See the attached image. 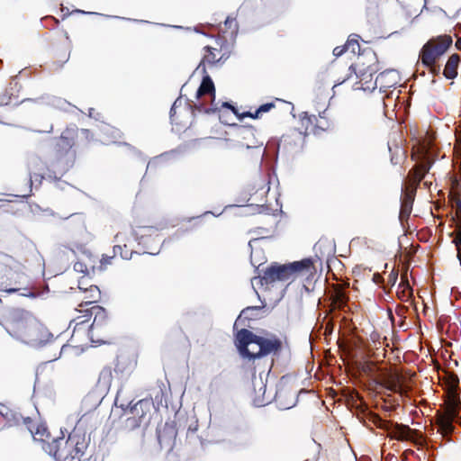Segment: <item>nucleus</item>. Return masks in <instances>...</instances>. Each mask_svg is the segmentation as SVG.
Here are the masks:
<instances>
[{"label":"nucleus","instance_id":"obj_61","mask_svg":"<svg viewBox=\"0 0 461 461\" xmlns=\"http://www.w3.org/2000/svg\"><path fill=\"white\" fill-rule=\"evenodd\" d=\"M346 79H342V81L339 82V85H341L343 84V82H345Z\"/></svg>","mask_w":461,"mask_h":461},{"label":"nucleus","instance_id":"obj_10","mask_svg":"<svg viewBox=\"0 0 461 461\" xmlns=\"http://www.w3.org/2000/svg\"><path fill=\"white\" fill-rule=\"evenodd\" d=\"M370 63L366 66L364 59L365 56L357 59V61L349 67L350 74L354 73L359 80L355 84V89H362L364 91H372L376 88V77L374 79V75L378 70V62L376 55L374 51L367 53ZM349 75L346 79H349Z\"/></svg>","mask_w":461,"mask_h":461},{"label":"nucleus","instance_id":"obj_5","mask_svg":"<svg viewBox=\"0 0 461 461\" xmlns=\"http://www.w3.org/2000/svg\"><path fill=\"white\" fill-rule=\"evenodd\" d=\"M235 346L243 358L254 360L268 355H279L283 342L275 334L259 336L248 329H241L235 335Z\"/></svg>","mask_w":461,"mask_h":461},{"label":"nucleus","instance_id":"obj_13","mask_svg":"<svg viewBox=\"0 0 461 461\" xmlns=\"http://www.w3.org/2000/svg\"><path fill=\"white\" fill-rule=\"evenodd\" d=\"M453 40L450 35H439L431 38L421 49L420 59L425 66L434 65L438 59L449 49Z\"/></svg>","mask_w":461,"mask_h":461},{"label":"nucleus","instance_id":"obj_40","mask_svg":"<svg viewBox=\"0 0 461 461\" xmlns=\"http://www.w3.org/2000/svg\"><path fill=\"white\" fill-rule=\"evenodd\" d=\"M394 450L398 456L394 453L389 452L385 456V461H403V452H400L399 448H394Z\"/></svg>","mask_w":461,"mask_h":461},{"label":"nucleus","instance_id":"obj_7","mask_svg":"<svg viewBox=\"0 0 461 461\" xmlns=\"http://www.w3.org/2000/svg\"><path fill=\"white\" fill-rule=\"evenodd\" d=\"M87 444L84 435L74 429L68 438L58 437L51 438L43 450L56 461H81Z\"/></svg>","mask_w":461,"mask_h":461},{"label":"nucleus","instance_id":"obj_36","mask_svg":"<svg viewBox=\"0 0 461 461\" xmlns=\"http://www.w3.org/2000/svg\"><path fill=\"white\" fill-rule=\"evenodd\" d=\"M409 255H410V252L407 251V249L405 248V276L407 275V271H408V258H409ZM404 285H405V296L407 295V293H408V298H405V303H409L411 305L412 304V299H411L412 289L411 288L409 281H408L406 276H405Z\"/></svg>","mask_w":461,"mask_h":461},{"label":"nucleus","instance_id":"obj_39","mask_svg":"<svg viewBox=\"0 0 461 461\" xmlns=\"http://www.w3.org/2000/svg\"><path fill=\"white\" fill-rule=\"evenodd\" d=\"M403 308L401 305H398L396 307V315L398 317L397 325L402 326L403 325V314H402ZM392 323L393 326L396 325V321L393 316L391 315Z\"/></svg>","mask_w":461,"mask_h":461},{"label":"nucleus","instance_id":"obj_49","mask_svg":"<svg viewBox=\"0 0 461 461\" xmlns=\"http://www.w3.org/2000/svg\"><path fill=\"white\" fill-rule=\"evenodd\" d=\"M403 285V271L401 270V273H400V284H399V288H401V286Z\"/></svg>","mask_w":461,"mask_h":461},{"label":"nucleus","instance_id":"obj_43","mask_svg":"<svg viewBox=\"0 0 461 461\" xmlns=\"http://www.w3.org/2000/svg\"><path fill=\"white\" fill-rule=\"evenodd\" d=\"M399 221L403 225V185L402 186V194L400 197Z\"/></svg>","mask_w":461,"mask_h":461},{"label":"nucleus","instance_id":"obj_12","mask_svg":"<svg viewBox=\"0 0 461 461\" xmlns=\"http://www.w3.org/2000/svg\"><path fill=\"white\" fill-rule=\"evenodd\" d=\"M93 133L87 129H79L73 124L68 126L56 139L54 149L59 150H74L73 147L77 144H86L93 140Z\"/></svg>","mask_w":461,"mask_h":461},{"label":"nucleus","instance_id":"obj_41","mask_svg":"<svg viewBox=\"0 0 461 461\" xmlns=\"http://www.w3.org/2000/svg\"><path fill=\"white\" fill-rule=\"evenodd\" d=\"M114 257V254L113 256L103 255L100 259V269H105L108 265H111Z\"/></svg>","mask_w":461,"mask_h":461},{"label":"nucleus","instance_id":"obj_33","mask_svg":"<svg viewBox=\"0 0 461 461\" xmlns=\"http://www.w3.org/2000/svg\"><path fill=\"white\" fill-rule=\"evenodd\" d=\"M113 380V372L110 366L104 367L98 377V383L104 386H110Z\"/></svg>","mask_w":461,"mask_h":461},{"label":"nucleus","instance_id":"obj_47","mask_svg":"<svg viewBox=\"0 0 461 461\" xmlns=\"http://www.w3.org/2000/svg\"><path fill=\"white\" fill-rule=\"evenodd\" d=\"M456 216L460 218L459 221H461V201L458 200L456 202Z\"/></svg>","mask_w":461,"mask_h":461},{"label":"nucleus","instance_id":"obj_18","mask_svg":"<svg viewBox=\"0 0 461 461\" xmlns=\"http://www.w3.org/2000/svg\"><path fill=\"white\" fill-rule=\"evenodd\" d=\"M116 244L113 246L114 256H120L123 259H131L134 253L136 237L132 230L120 231L115 237Z\"/></svg>","mask_w":461,"mask_h":461},{"label":"nucleus","instance_id":"obj_3","mask_svg":"<svg viewBox=\"0 0 461 461\" xmlns=\"http://www.w3.org/2000/svg\"><path fill=\"white\" fill-rule=\"evenodd\" d=\"M411 140L412 141L411 158L415 162V165L405 176V218L411 212L417 186L430 168L429 158V140L416 136L411 137Z\"/></svg>","mask_w":461,"mask_h":461},{"label":"nucleus","instance_id":"obj_19","mask_svg":"<svg viewBox=\"0 0 461 461\" xmlns=\"http://www.w3.org/2000/svg\"><path fill=\"white\" fill-rule=\"evenodd\" d=\"M380 384L388 391L397 393L402 400L403 398V376L396 367L393 371L385 374L382 378Z\"/></svg>","mask_w":461,"mask_h":461},{"label":"nucleus","instance_id":"obj_64","mask_svg":"<svg viewBox=\"0 0 461 461\" xmlns=\"http://www.w3.org/2000/svg\"><path fill=\"white\" fill-rule=\"evenodd\" d=\"M410 412L411 413H414V412H416V411L415 410H411Z\"/></svg>","mask_w":461,"mask_h":461},{"label":"nucleus","instance_id":"obj_42","mask_svg":"<svg viewBox=\"0 0 461 461\" xmlns=\"http://www.w3.org/2000/svg\"><path fill=\"white\" fill-rule=\"evenodd\" d=\"M388 149L389 151L392 153L391 161L393 164H397V162L394 161L393 153L396 152L399 149L398 143H396L394 140H391L388 142Z\"/></svg>","mask_w":461,"mask_h":461},{"label":"nucleus","instance_id":"obj_6","mask_svg":"<svg viewBox=\"0 0 461 461\" xmlns=\"http://www.w3.org/2000/svg\"><path fill=\"white\" fill-rule=\"evenodd\" d=\"M446 383L448 387V393L443 409L437 411L435 415L436 425L438 432L444 438H448L455 430L454 421H458L461 402L457 394L459 379L454 373H447Z\"/></svg>","mask_w":461,"mask_h":461},{"label":"nucleus","instance_id":"obj_45","mask_svg":"<svg viewBox=\"0 0 461 461\" xmlns=\"http://www.w3.org/2000/svg\"><path fill=\"white\" fill-rule=\"evenodd\" d=\"M427 67L429 68L430 72L433 74H438L440 71V67L438 65H437L436 63L434 65H429Z\"/></svg>","mask_w":461,"mask_h":461},{"label":"nucleus","instance_id":"obj_35","mask_svg":"<svg viewBox=\"0 0 461 461\" xmlns=\"http://www.w3.org/2000/svg\"><path fill=\"white\" fill-rule=\"evenodd\" d=\"M415 376V373H410L405 369V410L407 409V399L411 401V396L409 394L410 391L411 390V384H412V377ZM411 406H414L415 404L410 402Z\"/></svg>","mask_w":461,"mask_h":461},{"label":"nucleus","instance_id":"obj_38","mask_svg":"<svg viewBox=\"0 0 461 461\" xmlns=\"http://www.w3.org/2000/svg\"><path fill=\"white\" fill-rule=\"evenodd\" d=\"M453 242L456 245L457 250V258L461 264V221L457 224V230L456 232Z\"/></svg>","mask_w":461,"mask_h":461},{"label":"nucleus","instance_id":"obj_28","mask_svg":"<svg viewBox=\"0 0 461 461\" xmlns=\"http://www.w3.org/2000/svg\"><path fill=\"white\" fill-rule=\"evenodd\" d=\"M240 134L241 135L244 140H249V139L254 138V129L251 126H242L240 130ZM262 145V142H258L257 140L253 139L251 141H243L242 146H245L248 149L257 148Z\"/></svg>","mask_w":461,"mask_h":461},{"label":"nucleus","instance_id":"obj_16","mask_svg":"<svg viewBox=\"0 0 461 461\" xmlns=\"http://www.w3.org/2000/svg\"><path fill=\"white\" fill-rule=\"evenodd\" d=\"M76 159V150L53 149V158H51L49 170L55 178H60L74 167Z\"/></svg>","mask_w":461,"mask_h":461},{"label":"nucleus","instance_id":"obj_17","mask_svg":"<svg viewBox=\"0 0 461 461\" xmlns=\"http://www.w3.org/2000/svg\"><path fill=\"white\" fill-rule=\"evenodd\" d=\"M10 415L13 418V423L14 425L23 424L28 429L33 438L41 444L42 449L44 445L51 442V438H53L50 436V433L45 426L37 424L30 417H23L22 415L13 413L12 411H10Z\"/></svg>","mask_w":461,"mask_h":461},{"label":"nucleus","instance_id":"obj_58","mask_svg":"<svg viewBox=\"0 0 461 461\" xmlns=\"http://www.w3.org/2000/svg\"><path fill=\"white\" fill-rule=\"evenodd\" d=\"M74 336H75V335L73 334V335H72V337H71V339H70V342H71V343H72V342H73V340H74Z\"/></svg>","mask_w":461,"mask_h":461},{"label":"nucleus","instance_id":"obj_59","mask_svg":"<svg viewBox=\"0 0 461 461\" xmlns=\"http://www.w3.org/2000/svg\"><path fill=\"white\" fill-rule=\"evenodd\" d=\"M180 334H182V335L185 337V339H186V340H187V338L185 336V334L183 333V331H182V330L180 331Z\"/></svg>","mask_w":461,"mask_h":461},{"label":"nucleus","instance_id":"obj_31","mask_svg":"<svg viewBox=\"0 0 461 461\" xmlns=\"http://www.w3.org/2000/svg\"><path fill=\"white\" fill-rule=\"evenodd\" d=\"M389 441L390 443L393 440H397L398 442L403 441V425H397L394 429H393L389 432ZM392 447L399 448L400 443H393Z\"/></svg>","mask_w":461,"mask_h":461},{"label":"nucleus","instance_id":"obj_32","mask_svg":"<svg viewBox=\"0 0 461 461\" xmlns=\"http://www.w3.org/2000/svg\"><path fill=\"white\" fill-rule=\"evenodd\" d=\"M355 46L357 47V49H359V44H358L357 41L352 40V39H348L345 45H343V46H337L336 48H334L333 55L336 56V57H339L343 53H345L347 51V50L348 48H350V47H352V52H355V50H356Z\"/></svg>","mask_w":461,"mask_h":461},{"label":"nucleus","instance_id":"obj_52","mask_svg":"<svg viewBox=\"0 0 461 461\" xmlns=\"http://www.w3.org/2000/svg\"><path fill=\"white\" fill-rule=\"evenodd\" d=\"M410 106V103L409 101L405 100V108H404V111H405V116L407 115V108Z\"/></svg>","mask_w":461,"mask_h":461},{"label":"nucleus","instance_id":"obj_8","mask_svg":"<svg viewBox=\"0 0 461 461\" xmlns=\"http://www.w3.org/2000/svg\"><path fill=\"white\" fill-rule=\"evenodd\" d=\"M314 272V262L310 258L285 265L273 263L263 272L260 283L268 285L276 282H287L298 276H311Z\"/></svg>","mask_w":461,"mask_h":461},{"label":"nucleus","instance_id":"obj_29","mask_svg":"<svg viewBox=\"0 0 461 461\" xmlns=\"http://www.w3.org/2000/svg\"><path fill=\"white\" fill-rule=\"evenodd\" d=\"M348 301V297L344 292V290L340 287H337L334 290V293L331 295V304L334 308L339 310H343Z\"/></svg>","mask_w":461,"mask_h":461},{"label":"nucleus","instance_id":"obj_62","mask_svg":"<svg viewBox=\"0 0 461 461\" xmlns=\"http://www.w3.org/2000/svg\"><path fill=\"white\" fill-rule=\"evenodd\" d=\"M346 79H342V81L339 82V85H341L343 84V82H345Z\"/></svg>","mask_w":461,"mask_h":461},{"label":"nucleus","instance_id":"obj_9","mask_svg":"<svg viewBox=\"0 0 461 461\" xmlns=\"http://www.w3.org/2000/svg\"><path fill=\"white\" fill-rule=\"evenodd\" d=\"M23 279L22 264L11 256L0 253V291L16 293L22 289Z\"/></svg>","mask_w":461,"mask_h":461},{"label":"nucleus","instance_id":"obj_50","mask_svg":"<svg viewBox=\"0 0 461 461\" xmlns=\"http://www.w3.org/2000/svg\"><path fill=\"white\" fill-rule=\"evenodd\" d=\"M363 369H364L365 372L372 371L371 364L366 363Z\"/></svg>","mask_w":461,"mask_h":461},{"label":"nucleus","instance_id":"obj_60","mask_svg":"<svg viewBox=\"0 0 461 461\" xmlns=\"http://www.w3.org/2000/svg\"><path fill=\"white\" fill-rule=\"evenodd\" d=\"M397 294L400 295L401 294H403V290L402 291H397Z\"/></svg>","mask_w":461,"mask_h":461},{"label":"nucleus","instance_id":"obj_14","mask_svg":"<svg viewBox=\"0 0 461 461\" xmlns=\"http://www.w3.org/2000/svg\"><path fill=\"white\" fill-rule=\"evenodd\" d=\"M398 74L394 70H386L376 76V83L380 89L386 92L387 89L393 87L387 94L388 101H392L394 98V110H396V118L401 122L402 115L401 112L403 107V101L401 99V89L394 87L397 84Z\"/></svg>","mask_w":461,"mask_h":461},{"label":"nucleus","instance_id":"obj_48","mask_svg":"<svg viewBox=\"0 0 461 461\" xmlns=\"http://www.w3.org/2000/svg\"><path fill=\"white\" fill-rule=\"evenodd\" d=\"M368 52L369 51H366V53L364 52V53L358 55V57H357V59H358L359 57L365 56L364 61H365L366 66L370 63V59H369V57L367 55Z\"/></svg>","mask_w":461,"mask_h":461},{"label":"nucleus","instance_id":"obj_51","mask_svg":"<svg viewBox=\"0 0 461 461\" xmlns=\"http://www.w3.org/2000/svg\"><path fill=\"white\" fill-rule=\"evenodd\" d=\"M48 19L52 20V21L55 23V24H58V23H59V20H58V19H56V18H54V17H45V20H48Z\"/></svg>","mask_w":461,"mask_h":461},{"label":"nucleus","instance_id":"obj_55","mask_svg":"<svg viewBox=\"0 0 461 461\" xmlns=\"http://www.w3.org/2000/svg\"><path fill=\"white\" fill-rule=\"evenodd\" d=\"M409 452H410V453H411V454H413V451H412L411 449H405V450H404L405 456H406V455H407V453H409Z\"/></svg>","mask_w":461,"mask_h":461},{"label":"nucleus","instance_id":"obj_56","mask_svg":"<svg viewBox=\"0 0 461 461\" xmlns=\"http://www.w3.org/2000/svg\"><path fill=\"white\" fill-rule=\"evenodd\" d=\"M249 350H257V347L256 346H249Z\"/></svg>","mask_w":461,"mask_h":461},{"label":"nucleus","instance_id":"obj_37","mask_svg":"<svg viewBox=\"0 0 461 461\" xmlns=\"http://www.w3.org/2000/svg\"><path fill=\"white\" fill-rule=\"evenodd\" d=\"M405 441H412L417 443L421 438V434L417 429H411L408 425L405 424Z\"/></svg>","mask_w":461,"mask_h":461},{"label":"nucleus","instance_id":"obj_23","mask_svg":"<svg viewBox=\"0 0 461 461\" xmlns=\"http://www.w3.org/2000/svg\"><path fill=\"white\" fill-rule=\"evenodd\" d=\"M392 344V346L387 344L386 347L383 349V356L387 357L393 366H396L402 363V358L403 357H401V341L400 339H395Z\"/></svg>","mask_w":461,"mask_h":461},{"label":"nucleus","instance_id":"obj_24","mask_svg":"<svg viewBox=\"0 0 461 461\" xmlns=\"http://www.w3.org/2000/svg\"><path fill=\"white\" fill-rule=\"evenodd\" d=\"M297 392H294L289 399L286 398L287 390L285 387H280L276 393V402L283 409H290L295 405L297 401Z\"/></svg>","mask_w":461,"mask_h":461},{"label":"nucleus","instance_id":"obj_53","mask_svg":"<svg viewBox=\"0 0 461 461\" xmlns=\"http://www.w3.org/2000/svg\"><path fill=\"white\" fill-rule=\"evenodd\" d=\"M106 339H108V336H104L103 339H97V341H98V342H104H104L106 341V340H105Z\"/></svg>","mask_w":461,"mask_h":461},{"label":"nucleus","instance_id":"obj_21","mask_svg":"<svg viewBox=\"0 0 461 461\" xmlns=\"http://www.w3.org/2000/svg\"><path fill=\"white\" fill-rule=\"evenodd\" d=\"M239 32V24L235 17L228 16L224 21V26L220 29L217 38L228 40L230 42H234L235 38Z\"/></svg>","mask_w":461,"mask_h":461},{"label":"nucleus","instance_id":"obj_63","mask_svg":"<svg viewBox=\"0 0 461 461\" xmlns=\"http://www.w3.org/2000/svg\"><path fill=\"white\" fill-rule=\"evenodd\" d=\"M346 79H342V81L339 82V85H341L343 84V82H345Z\"/></svg>","mask_w":461,"mask_h":461},{"label":"nucleus","instance_id":"obj_44","mask_svg":"<svg viewBox=\"0 0 461 461\" xmlns=\"http://www.w3.org/2000/svg\"><path fill=\"white\" fill-rule=\"evenodd\" d=\"M42 179H43V176L41 174H37V173H33L30 176V180H31L32 184L37 183L38 185H40L41 184Z\"/></svg>","mask_w":461,"mask_h":461},{"label":"nucleus","instance_id":"obj_26","mask_svg":"<svg viewBox=\"0 0 461 461\" xmlns=\"http://www.w3.org/2000/svg\"><path fill=\"white\" fill-rule=\"evenodd\" d=\"M459 62V56L452 54L445 66L443 75L448 79H454L457 76V67Z\"/></svg>","mask_w":461,"mask_h":461},{"label":"nucleus","instance_id":"obj_22","mask_svg":"<svg viewBox=\"0 0 461 461\" xmlns=\"http://www.w3.org/2000/svg\"><path fill=\"white\" fill-rule=\"evenodd\" d=\"M221 107L230 109L233 112V113L236 114L237 117L240 119H243L244 117H250V118L256 119L259 116L260 113H267V112L270 111L272 108H274L275 103L271 102V103L264 104L260 105L255 111V113L246 112V113H239L238 110L227 102L222 103Z\"/></svg>","mask_w":461,"mask_h":461},{"label":"nucleus","instance_id":"obj_25","mask_svg":"<svg viewBox=\"0 0 461 461\" xmlns=\"http://www.w3.org/2000/svg\"><path fill=\"white\" fill-rule=\"evenodd\" d=\"M314 125L316 135L330 131L333 128V122L330 119L326 110L321 113H319L318 116L315 115Z\"/></svg>","mask_w":461,"mask_h":461},{"label":"nucleus","instance_id":"obj_54","mask_svg":"<svg viewBox=\"0 0 461 461\" xmlns=\"http://www.w3.org/2000/svg\"><path fill=\"white\" fill-rule=\"evenodd\" d=\"M456 47H457L458 49H460V48H461V40H458V41H456Z\"/></svg>","mask_w":461,"mask_h":461},{"label":"nucleus","instance_id":"obj_27","mask_svg":"<svg viewBox=\"0 0 461 461\" xmlns=\"http://www.w3.org/2000/svg\"><path fill=\"white\" fill-rule=\"evenodd\" d=\"M14 87L12 85L0 94V106L18 105L24 100L19 101L18 96L14 95Z\"/></svg>","mask_w":461,"mask_h":461},{"label":"nucleus","instance_id":"obj_11","mask_svg":"<svg viewBox=\"0 0 461 461\" xmlns=\"http://www.w3.org/2000/svg\"><path fill=\"white\" fill-rule=\"evenodd\" d=\"M94 302H86L84 303H80L78 310L80 312H85L83 316L77 317V325L84 324L87 322L92 316H94V320L92 324L90 325V334L91 339L94 341V336L98 335L103 330H107L110 325V321L108 319L107 313L105 310L96 304H93Z\"/></svg>","mask_w":461,"mask_h":461},{"label":"nucleus","instance_id":"obj_46","mask_svg":"<svg viewBox=\"0 0 461 461\" xmlns=\"http://www.w3.org/2000/svg\"><path fill=\"white\" fill-rule=\"evenodd\" d=\"M71 347L70 344H64L60 348L59 356L66 354V352L68 350V348Z\"/></svg>","mask_w":461,"mask_h":461},{"label":"nucleus","instance_id":"obj_20","mask_svg":"<svg viewBox=\"0 0 461 461\" xmlns=\"http://www.w3.org/2000/svg\"><path fill=\"white\" fill-rule=\"evenodd\" d=\"M176 429L173 425L166 423L163 428L158 429V440L161 448L167 451L173 449L176 438Z\"/></svg>","mask_w":461,"mask_h":461},{"label":"nucleus","instance_id":"obj_4","mask_svg":"<svg viewBox=\"0 0 461 461\" xmlns=\"http://www.w3.org/2000/svg\"><path fill=\"white\" fill-rule=\"evenodd\" d=\"M119 394L116 395L114 403L116 409L112 411L110 420L117 429L124 433H130L141 426H147L151 419V411L154 403L151 399H142L134 404L130 402L118 406Z\"/></svg>","mask_w":461,"mask_h":461},{"label":"nucleus","instance_id":"obj_15","mask_svg":"<svg viewBox=\"0 0 461 461\" xmlns=\"http://www.w3.org/2000/svg\"><path fill=\"white\" fill-rule=\"evenodd\" d=\"M232 49V42L226 39L217 38L214 47L205 46L203 48L204 54L201 64L212 66L217 63H224L230 58Z\"/></svg>","mask_w":461,"mask_h":461},{"label":"nucleus","instance_id":"obj_34","mask_svg":"<svg viewBox=\"0 0 461 461\" xmlns=\"http://www.w3.org/2000/svg\"><path fill=\"white\" fill-rule=\"evenodd\" d=\"M70 56L69 43H67L59 52H56L54 55L55 62L59 65L66 63Z\"/></svg>","mask_w":461,"mask_h":461},{"label":"nucleus","instance_id":"obj_30","mask_svg":"<svg viewBox=\"0 0 461 461\" xmlns=\"http://www.w3.org/2000/svg\"><path fill=\"white\" fill-rule=\"evenodd\" d=\"M315 115L303 113L300 118L302 128L304 130V134H314L316 135V130L314 125Z\"/></svg>","mask_w":461,"mask_h":461},{"label":"nucleus","instance_id":"obj_57","mask_svg":"<svg viewBox=\"0 0 461 461\" xmlns=\"http://www.w3.org/2000/svg\"><path fill=\"white\" fill-rule=\"evenodd\" d=\"M254 307H248L246 308L242 312H245L246 311L254 310Z\"/></svg>","mask_w":461,"mask_h":461},{"label":"nucleus","instance_id":"obj_2","mask_svg":"<svg viewBox=\"0 0 461 461\" xmlns=\"http://www.w3.org/2000/svg\"><path fill=\"white\" fill-rule=\"evenodd\" d=\"M197 103L194 105H182V102L176 99L170 109V121L176 127V131H182L191 124L192 116L196 113H214L220 112L215 104V87L212 78L204 77L196 92Z\"/></svg>","mask_w":461,"mask_h":461},{"label":"nucleus","instance_id":"obj_1","mask_svg":"<svg viewBox=\"0 0 461 461\" xmlns=\"http://www.w3.org/2000/svg\"><path fill=\"white\" fill-rule=\"evenodd\" d=\"M0 324L14 339L32 347L45 345L50 334L32 312L19 307H9L0 312Z\"/></svg>","mask_w":461,"mask_h":461}]
</instances>
